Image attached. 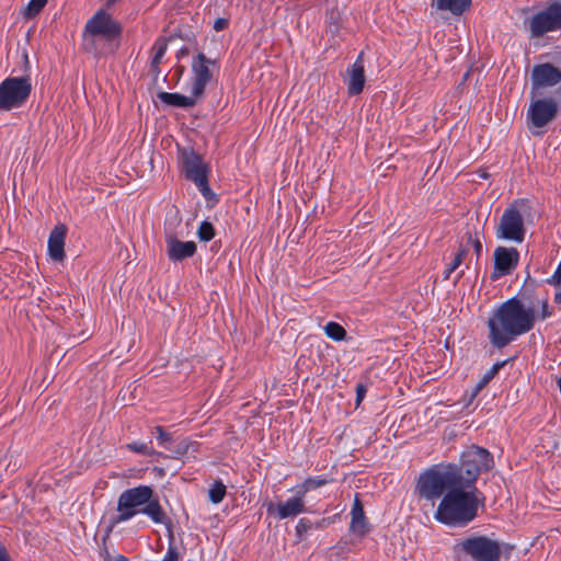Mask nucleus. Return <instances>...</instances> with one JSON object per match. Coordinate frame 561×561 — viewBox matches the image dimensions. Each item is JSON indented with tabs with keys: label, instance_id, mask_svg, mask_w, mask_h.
<instances>
[{
	"label": "nucleus",
	"instance_id": "34",
	"mask_svg": "<svg viewBox=\"0 0 561 561\" xmlns=\"http://www.w3.org/2000/svg\"><path fill=\"white\" fill-rule=\"evenodd\" d=\"M230 20L229 18H218L215 20L213 28L216 32H220L226 30L229 26Z\"/></svg>",
	"mask_w": 561,
	"mask_h": 561
},
{
	"label": "nucleus",
	"instance_id": "3",
	"mask_svg": "<svg viewBox=\"0 0 561 561\" xmlns=\"http://www.w3.org/2000/svg\"><path fill=\"white\" fill-rule=\"evenodd\" d=\"M153 490L149 485H138L124 490L117 500V514L110 520V530L128 522L138 514L148 516L153 523L162 524L165 519L159 500L152 499Z\"/></svg>",
	"mask_w": 561,
	"mask_h": 561
},
{
	"label": "nucleus",
	"instance_id": "30",
	"mask_svg": "<svg viewBox=\"0 0 561 561\" xmlns=\"http://www.w3.org/2000/svg\"><path fill=\"white\" fill-rule=\"evenodd\" d=\"M151 442H133L126 445V448L133 453L145 455V456H153L156 455V450L150 446Z\"/></svg>",
	"mask_w": 561,
	"mask_h": 561
},
{
	"label": "nucleus",
	"instance_id": "6",
	"mask_svg": "<svg viewBox=\"0 0 561 561\" xmlns=\"http://www.w3.org/2000/svg\"><path fill=\"white\" fill-rule=\"evenodd\" d=\"M457 484V477L448 465L434 466L419 477L416 492L421 499L435 503L445 492Z\"/></svg>",
	"mask_w": 561,
	"mask_h": 561
},
{
	"label": "nucleus",
	"instance_id": "25",
	"mask_svg": "<svg viewBox=\"0 0 561 561\" xmlns=\"http://www.w3.org/2000/svg\"><path fill=\"white\" fill-rule=\"evenodd\" d=\"M333 481L332 478L328 476H318V477H308L304 480L302 483L298 484L296 489L300 491L301 494L306 496V494L310 491L324 486Z\"/></svg>",
	"mask_w": 561,
	"mask_h": 561
},
{
	"label": "nucleus",
	"instance_id": "5",
	"mask_svg": "<svg viewBox=\"0 0 561 561\" xmlns=\"http://www.w3.org/2000/svg\"><path fill=\"white\" fill-rule=\"evenodd\" d=\"M448 467L456 474L458 485L477 488L479 476L494 467V459L488 449L471 446L461 454L459 465L448 463Z\"/></svg>",
	"mask_w": 561,
	"mask_h": 561
},
{
	"label": "nucleus",
	"instance_id": "38",
	"mask_svg": "<svg viewBox=\"0 0 561 561\" xmlns=\"http://www.w3.org/2000/svg\"><path fill=\"white\" fill-rule=\"evenodd\" d=\"M469 241H472L476 253L478 255H480V253L482 251V243L480 242V240H478V239L472 240L471 238H469Z\"/></svg>",
	"mask_w": 561,
	"mask_h": 561
},
{
	"label": "nucleus",
	"instance_id": "10",
	"mask_svg": "<svg viewBox=\"0 0 561 561\" xmlns=\"http://www.w3.org/2000/svg\"><path fill=\"white\" fill-rule=\"evenodd\" d=\"M33 85L31 77H8L0 83V111L22 107L28 100Z\"/></svg>",
	"mask_w": 561,
	"mask_h": 561
},
{
	"label": "nucleus",
	"instance_id": "29",
	"mask_svg": "<svg viewBox=\"0 0 561 561\" xmlns=\"http://www.w3.org/2000/svg\"><path fill=\"white\" fill-rule=\"evenodd\" d=\"M209 501L219 504L226 496V485L221 480H216L208 490Z\"/></svg>",
	"mask_w": 561,
	"mask_h": 561
},
{
	"label": "nucleus",
	"instance_id": "28",
	"mask_svg": "<svg viewBox=\"0 0 561 561\" xmlns=\"http://www.w3.org/2000/svg\"><path fill=\"white\" fill-rule=\"evenodd\" d=\"M324 333L333 341H343L346 336L345 329L337 322L330 321L324 325Z\"/></svg>",
	"mask_w": 561,
	"mask_h": 561
},
{
	"label": "nucleus",
	"instance_id": "20",
	"mask_svg": "<svg viewBox=\"0 0 561 561\" xmlns=\"http://www.w3.org/2000/svg\"><path fill=\"white\" fill-rule=\"evenodd\" d=\"M158 99L167 105L180 108H187L194 106L201 99L199 95H195L193 89L190 90V95H183L180 93L160 92Z\"/></svg>",
	"mask_w": 561,
	"mask_h": 561
},
{
	"label": "nucleus",
	"instance_id": "36",
	"mask_svg": "<svg viewBox=\"0 0 561 561\" xmlns=\"http://www.w3.org/2000/svg\"><path fill=\"white\" fill-rule=\"evenodd\" d=\"M365 393H366L365 386L362 383L357 385V387H356V404L357 405L363 401Z\"/></svg>",
	"mask_w": 561,
	"mask_h": 561
},
{
	"label": "nucleus",
	"instance_id": "2",
	"mask_svg": "<svg viewBox=\"0 0 561 561\" xmlns=\"http://www.w3.org/2000/svg\"><path fill=\"white\" fill-rule=\"evenodd\" d=\"M484 505V495L478 488L456 485L440 499L434 519L447 527L463 528L471 524Z\"/></svg>",
	"mask_w": 561,
	"mask_h": 561
},
{
	"label": "nucleus",
	"instance_id": "42",
	"mask_svg": "<svg viewBox=\"0 0 561 561\" xmlns=\"http://www.w3.org/2000/svg\"><path fill=\"white\" fill-rule=\"evenodd\" d=\"M554 300L561 302V294H556Z\"/></svg>",
	"mask_w": 561,
	"mask_h": 561
},
{
	"label": "nucleus",
	"instance_id": "7",
	"mask_svg": "<svg viewBox=\"0 0 561 561\" xmlns=\"http://www.w3.org/2000/svg\"><path fill=\"white\" fill-rule=\"evenodd\" d=\"M561 110V88L550 96H531L527 110V126L533 135H541Z\"/></svg>",
	"mask_w": 561,
	"mask_h": 561
},
{
	"label": "nucleus",
	"instance_id": "37",
	"mask_svg": "<svg viewBox=\"0 0 561 561\" xmlns=\"http://www.w3.org/2000/svg\"><path fill=\"white\" fill-rule=\"evenodd\" d=\"M551 316V312L549 311V305H548V301L545 300L542 302V308H541V319H547Z\"/></svg>",
	"mask_w": 561,
	"mask_h": 561
},
{
	"label": "nucleus",
	"instance_id": "18",
	"mask_svg": "<svg viewBox=\"0 0 561 561\" xmlns=\"http://www.w3.org/2000/svg\"><path fill=\"white\" fill-rule=\"evenodd\" d=\"M347 92L350 95L362 93L365 85L364 54L360 53L354 64L347 69Z\"/></svg>",
	"mask_w": 561,
	"mask_h": 561
},
{
	"label": "nucleus",
	"instance_id": "35",
	"mask_svg": "<svg viewBox=\"0 0 561 561\" xmlns=\"http://www.w3.org/2000/svg\"><path fill=\"white\" fill-rule=\"evenodd\" d=\"M161 561H179V553L174 547H169Z\"/></svg>",
	"mask_w": 561,
	"mask_h": 561
},
{
	"label": "nucleus",
	"instance_id": "31",
	"mask_svg": "<svg viewBox=\"0 0 561 561\" xmlns=\"http://www.w3.org/2000/svg\"><path fill=\"white\" fill-rule=\"evenodd\" d=\"M197 237L201 241L208 242L215 237V228L211 222L204 220L197 229Z\"/></svg>",
	"mask_w": 561,
	"mask_h": 561
},
{
	"label": "nucleus",
	"instance_id": "23",
	"mask_svg": "<svg viewBox=\"0 0 561 561\" xmlns=\"http://www.w3.org/2000/svg\"><path fill=\"white\" fill-rule=\"evenodd\" d=\"M471 0H434L433 5L439 11H448L454 15H461L471 7Z\"/></svg>",
	"mask_w": 561,
	"mask_h": 561
},
{
	"label": "nucleus",
	"instance_id": "17",
	"mask_svg": "<svg viewBox=\"0 0 561 561\" xmlns=\"http://www.w3.org/2000/svg\"><path fill=\"white\" fill-rule=\"evenodd\" d=\"M167 254L172 262H180L192 257L196 253V244L193 241H180L173 236H167Z\"/></svg>",
	"mask_w": 561,
	"mask_h": 561
},
{
	"label": "nucleus",
	"instance_id": "21",
	"mask_svg": "<svg viewBox=\"0 0 561 561\" xmlns=\"http://www.w3.org/2000/svg\"><path fill=\"white\" fill-rule=\"evenodd\" d=\"M350 531L358 536H364L369 531L364 508L357 495L355 496L353 507L351 510Z\"/></svg>",
	"mask_w": 561,
	"mask_h": 561
},
{
	"label": "nucleus",
	"instance_id": "39",
	"mask_svg": "<svg viewBox=\"0 0 561 561\" xmlns=\"http://www.w3.org/2000/svg\"><path fill=\"white\" fill-rule=\"evenodd\" d=\"M0 561H10L9 554L3 546H0Z\"/></svg>",
	"mask_w": 561,
	"mask_h": 561
},
{
	"label": "nucleus",
	"instance_id": "16",
	"mask_svg": "<svg viewBox=\"0 0 561 561\" xmlns=\"http://www.w3.org/2000/svg\"><path fill=\"white\" fill-rule=\"evenodd\" d=\"M493 257L492 279L512 274L519 263V252L515 248L497 247Z\"/></svg>",
	"mask_w": 561,
	"mask_h": 561
},
{
	"label": "nucleus",
	"instance_id": "4",
	"mask_svg": "<svg viewBox=\"0 0 561 561\" xmlns=\"http://www.w3.org/2000/svg\"><path fill=\"white\" fill-rule=\"evenodd\" d=\"M123 27L108 12L98 10L85 23L82 32L83 49L94 56L113 51L111 44L122 35Z\"/></svg>",
	"mask_w": 561,
	"mask_h": 561
},
{
	"label": "nucleus",
	"instance_id": "33",
	"mask_svg": "<svg viewBox=\"0 0 561 561\" xmlns=\"http://www.w3.org/2000/svg\"><path fill=\"white\" fill-rule=\"evenodd\" d=\"M312 527V523L308 518H300L295 527L297 536L302 537Z\"/></svg>",
	"mask_w": 561,
	"mask_h": 561
},
{
	"label": "nucleus",
	"instance_id": "32",
	"mask_svg": "<svg viewBox=\"0 0 561 561\" xmlns=\"http://www.w3.org/2000/svg\"><path fill=\"white\" fill-rule=\"evenodd\" d=\"M48 0H31L27 4L25 15L27 18L38 14L46 5Z\"/></svg>",
	"mask_w": 561,
	"mask_h": 561
},
{
	"label": "nucleus",
	"instance_id": "27",
	"mask_svg": "<svg viewBox=\"0 0 561 561\" xmlns=\"http://www.w3.org/2000/svg\"><path fill=\"white\" fill-rule=\"evenodd\" d=\"M467 254L468 250L466 248H460L458 250L453 261L446 266L445 271L443 272L444 279L450 278L451 274L462 264Z\"/></svg>",
	"mask_w": 561,
	"mask_h": 561
},
{
	"label": "nucleus",
	"instance_id": "9",
	"mask_svg": "<svg viewBox=\"0 0 561 561\" xmlns=\"http://www.w3.org/2000/svg\"><path fill=\"white\" fill-rule=\"evenodd\" d=\"M529 209L530 206L526 199H517L506 207L495 230L496 238L522 243L526 234L524 216Z\"/></svg>",
	"mask_w": 561,
	"mask_h": 561
},
{
	"label": "nucleus",
	"instance_id": "1",
	"mask_svg": "<svg viewBox=\"0 0 561 561\" xmlns=\"http://www.w3.org/2000/svg\"><path fill=\"white\" fill-rule=\"evenodd\" d=\"M535 321L534 308L526 307L516 297L510 298L489 317V341L497 348L505 347L533 330Z\"/></svg>",
	"mask_w": 561,
	"mask_h": 561
},
{
	"label": "nucleus",
	"instance_id": "13",
	"mask_svg": "<svg viewBox=\"0 0 561 561\" xmlns=\"http://www.w3.org/2000/svg\"><path fill=\"white\" fill-rule=\"evenodd\" d=\"M530 82V96H542L561 83V68L551 62L537 64L531 69Z\"/></svg>",
	"mask_w": 561,
	"mask_h": 561
},
{
	"label": "nucleus",
	"instance_id": "41",
	"mask_svg": "<svg viewBox=\"0 0 561 561\" xmlns=\"http://www.w3.org/2000/svg\"><path fill=\"white\" fill-rule=\"evenodd\" d=\"M23 58H24V62H25L26 68H28V66H30V61H28V56H27V54H24V55H23Z\"/></svg>",
	"mask_w": 561,
	"mask_h": 561
},
{
	"label": "nucleus",
	"instance_id": "12",
	"mask_svg": "<svg viewBox=\"0 0 561 561\" xmlns=\"http://www.w3.org/2000/svg\"><path fill=\"white\" fill-rule=\"evenodd\" d=\"M561 30V0H551L548 5L529 20L533 37Z\"/></svg>",
	"mask_w": 561,
	"mask_h": 561
},
{
	"label": "nucleus",
	"instance_id": "19",
	"mask_svg": "<svg viewBox=\"0 0 561 561\" xmlns=\"http://www.w3.org/2000/svg\"><path fill=\"white\" fill-rule=\"evenodd\" d=\"M67 227L64 224L56 225L49 233L47 250L54 261H62L65 257V239Z\"/></svg>",
	"mask_w": 561,
	"mask_h": 561
},
{
	"label": "nucleus",
	"instance_id": "24",
	"mask_svg": "<svg viewBox=\"0 0 561 561\" xmlns=\"http://www.w3.org/2000/svg\"><path fill=\"white\" fill-rule=\"evenodd\" d=\"M167 47H168V44H167L165 39L158 38L151 48L150 72L154 77H158L160 75L159 65L165 55Z\"/></svg>",
	"mask_w": 561,
	"mask_h": 561
},
{
	"label": "nucleus",
	"instance_id": "11",
	"mask_svg": "<svg viewBox=\"0 0 561 561\" xmlns=\"http://www.w3.org/2000/svg\"><path fill=\"white\" fill-rule=\"evenodd\" d=\"M181 159L185 178L195 184L205 198L213 197L215 194L208 182L209 167L203 157L193 149H183Z\"/></svg>",
	"mask_w": 561,
	"mask_h": 561
},
{
	"label": "nucleus",
	"instance_id": "26",
	"mask_svg": "<svg viewBox=\"0 0 561 561\" xmlns=\"http://www.w3.org/2000/svg\"><path fill=\"white\" fill-rule=\"evenodd\" d=\"M506 362L507 360L496 362L489 370H486L483 374V376L472 390V398L477 397V394L495 377L500 369L505 366Z\"/></svg>",
	"mask_w": 561,
	"mask_h": 561
},
{
	"label": "nucleus",
	"instance_id": "8",
	"mask_svg": "<svg viewBox=\"0 0 561 561\" xmlns=\"http://www.w3.org/2000/svg\"><path fill=\"white\" fill-rule=\"evenodd\" d=\"M455 551L470 561H501L502 543L492 537L473 534L457 541Z\"/></svg>",
	"mask_w": 561,
	"mask_h": 561
},
{
	"label": "nucleus",
	"instance_id": "40",
	"mask_svg": "<svg viewBox=\"0 0 561 561\" xmlns=\"http://www.w3.org/2000/svg\"><path fill=\"white\" fill-rule=\"evenodd\" d=\"M108 561H129V559L123 554H118L114 560H108Z\"/></svg>",
	"mask_w": 561,
	"mask_h": 561
},
{
	"label": "nucleus",
	"instance_id": "14",
	"mask_svg": "<svg viewBox=\"0 0 561 561\" xmlns=\"http://www.w3.org/2000/svg\"><path fill=\"white\" fill-rule=\"evenodd\" d=\"M192 84L191 88L195 95L203 96L206 85L213 80L214 69H219L216 59L206 57L204 53H198L192 59Z\"/></svg>",
	"mask_w": 561,
	"mask_h": 561
},
{
	"label": "nucleus",
	"instance_id": "15",
	"mask_svg": "<svg viewBox=\"0 0 561 561\" xmlns=\"http://www.w3.org/2000/svg\"><path fill=\"white\" fill-rule=\"evenodd\" d=\"M305 497L306 496L296 489L295 495L288 497L285 502H279L277 504L268 503L266 505V511L270 515H273L278 519L293 518L307 512Z\"/></svg>",
	"mask_w": 561,
	"mask_h": 561
},
{
	"label": "nucleus",
	"instance_id": "22",
	"mask_svg": "<svg viewBox=\"0 0 561 561\" xmlns=\"http://www.w3.org/2000/svg\"><path fill=\"white\" fill-rule=\"evenodd\" d=\"M157 439L159 445L172 453L173 458H180L184 456L188 450V443L186 440L181 442L175 448L171 447L172 436L167 433L162 426H156Z\"/></svg>",
	"mask_w": 561,
	"mask_h": 561
},
{
	"label": "nucleus",
	"instance_id": "43",
	"mask_svg": "<svg viewBox=\"0 0 561 561\" xmlns=\"http://www.w3.org/2000/svg\"><path fill=\"white\" fill-rule=\"evenodd\" d=\"M462 275H463V271H461V272L458 274L457 279H459Z\"/></svg>",
	"mask_w": 561,
	"mask_h": 561
}]
</instances>
